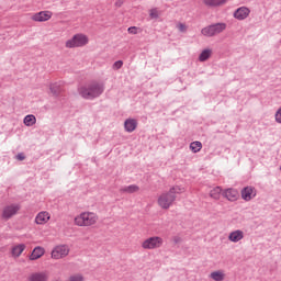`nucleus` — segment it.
Returning a JSON list of instances; mask_svg holds the SVG:
<instances>
[{
  "instance_id": "2f4dec72",
  "label": "nucleus",
  "mask_w": 281,
  "mask_h": 281,
  "mask_svg": "<svg viewBox=\"0 0 281 281\" xmlns=\"http://www.w3.org/2000/svg\"><path fill=\"white\" fill-rule=\"evenodd\" d=\"M128 34H137V27L136 26H131L127 29Z\"/></svg>"
},
{
  "instance_id": "9b49d317",
  "label": "nucleus",
  "mask_w": 281,
  "mask_h": 281,
  "mask_svg": "<svg viewBox=\"0 0 281 281\" xmlns=\"http://www.w3.org/2000/svg\"><path fill=\"white\" fill-rule=\"evenodd\" d=\"M254 196H256V189L254 187H246L241 190L244 201H251Z\"/></svg>"
},
{
  "instance_id": "f8f14e48",
  "label": "nucleus",
  "mask_w": 281,
  "mask_h": 281,
  "mask_svg": "<svg viewBox=\"0 0 281 281\" xmlns=\"http://www.w3.org/2000/svg\"><path fill=\"white\" fill-rule=\"evenodd\" d=\"M222 194L227 201H238V190L236 189H226Z\"/></svg>"
},
{
  "instance_id": "aec40b11",
  "label": "nucleus",
  "mask_w": 281,
  "mask_h": 281,
  "mask_svg": "<svg viewBox=\"0 0 281 281\" xmlns=\"http://www.w3.org/2000/svg\"><path fill=\"white\" fill-rule=\"evenodd\" d=\"M47 273L45 272H36V273H33L31 277H30V281H47Z\"/></svg>"
},
{
  "instance_id": "39448f33",
  "label": "nucleus",
  "mask_w": 281,
  "mask_h": 281,
  "mask_svg": "<svg viewBox=\"0 0 281 281\" xmlns=\"http://www.w3.org/2000/svg\"><path fill=\"white\" fill-rule=\"evenodd\" d=\"M86 43H88L87 36L77 34L71 40L66 42V47H82Z\"/></svg>"
},
{
  "instance_id": "4be33fe9",
  "label": "nucleus",
  "mask_w": 281,
  "mask_h": 281,
  "mask_svg": "<svg viewBox=\"0 0 281 281\" xmlns=\"http://www.w3.org/2000/svg\"><path fill=\"white\" fill-rule=\"evenodd\" d=\"M221 192H223V190L221 189V187H215L214 189H212V190L210 191V196H211V199H215V200L221 199Z\"/></svg>"
},
{
  "instance_id": "5701e85b",
  "label": "nucleus",
  "mask_w": 281,
  "mask_h": 281,
  "mask_svg": "<svg viewBox=\"0 0 281 281\" xmlns=\"http://www.w3.org/2000/svg\"><path fill=\"white\" fill-rule=\"evenodd\" d=\"M25 126H34L36 124V116L29 114L24 117Z\"/></svg>"
},
{
  "instance_id": "2eb2a0df",
  "label": "nucleus",
  "mask_w": 281,
  "mask_h": 281,
  "mask_svg": "<svg viewBox=\"0 0 281 281\" xmlns=\"http://www.w3.org/2000/svg\"><path fill=\"white\" fill-rule=\"evenodd\" d=\"M124 128L127 133H133L137 128V121L135 119H127L124 122Z\"/></svg>"
},
{
  "instance_id": "f03ea898",
  "label": "nucleus",
  "mask_w": 281,
  "mask_h": 281,
  "mask_svg": "<svg viewBox=\"0 0 281 281\" xmlns=\"http://www.w3.org/2000/svg\"><path fill=\"white\" fill-rule=\"evenodd\" d=\"M183 192V188L181 187H173L168 192H164L158 198V205L162 210H168L170 205H172L177 199L175 194H181Z\"/></svg>"
},
{
  "instance_id": "b1692460",
  "label": "nucleus",
  "mask_w": 281,
  "mask_h": 281,
  "mask_svg": "<svg viewBox=\"0 0 281 281\" xmlns=\"http://www.w3.org/2000/svg\"><path fill=\"white\" fill-rule=\"evenodd\" d=\"M211 278L215 281H223L225 280V273L223 271H214L211 273Z\"/></svg>"
},
{
  "instance_id": "a878e982",
  "label": "nucleus",
  "mask_w": 281,
  "mask_h": 281,
  "mask_svg": "<svg viewBox=\"0 0 281 281\" xmlns=\"http://www.w3.org/2000/svg\"><path fill=\"white\" fill-rule=\"evenodd\" d=\"M50 92L53 93V95H58L60 93V83H52Z\"/></svg>"
},
{
  "instance_id": "7ed1b4c3",
  "label": "nucleus",
  "mask_w": 281,
  "mask_h": 281,
  "mask_svg": "<svg viewBox=\"0 0 281 281\" xmlns=\"http://www.w3.org/2000/svg\"><path fill=\"white\" fill-rule=\"evenodd\" d=\"M97 221H98V215H95V213H92V212H85L78 215L77 217H75V223L79 227H89L91 225H95Z\"/></svg>"
},
{
  "instance_id": "412c9836",
  "label": "nucleus",
  "mask_w": 281,
  "mask_h": 281,
  "mask_svg": "<svg viewBox=\"0 0 281 281\" xmlns=\"http://www.w3.org/2000/svg\"><path fill=\"white\" fill-rule=\"evenodd\" d=\"M210 56H212V49L210 48L204 49L199 56L200 63H205V60H207Z\"/></svg>"
},
{
  "instance_id": "0eeeda50",
  "label": "nucleus",
  "mask_w": 281,
  "mask_h": 281,
  "mask_svg": "<svg viewBox=\"0 0 281 281\" xmlns=\"http://www.w3.org/2000/svg\"><path fill=\"white\" fill-rule=\"evenodd\" d=\"M164 245V239L160 237H150L143 243V249H158Z\"/></svg>"
},
{
  "instance_id": "423d86ee",
  "label": "nucleus",
  "mask_w": 281,
  "mask_h": 281,
  "mask_svg": "<svg viewBox=\"0 0 281 281\" xmlns=\"http://www.w3.org/2000/svg\"><path fill=\"white\" fill-rule=\"evenodd\" d=\"M67 256H69V246L67 245L56 246L52 251V258L54 260H60V258H65Z\"/></svg>"
},
{
  "instance_id": "cd10ccee",
  "label": "nucleus",
  "mask_w": 281,
  "mask_h": 281,
  "mask_svg": "<svg viewBox=\"0 0 281 281\" xmlns=\"http://www.w3.org/2000/svg\"><path fill=\"white\" fill-rule=\"evenodd\" d=\"M150 19H159V11L157 9H151L149 12Z\"/></svg>"
},
{
  "instance_id": "4468645a",
  "label": "nucleus",
  "mask_w": 281,
  "mask_h": 281,
  "mask_svg": "<svg viewBox=\"0 0 281 281\" xmlns=\"http://www.w3.org/2000/svg\"><path fill=\"white\" fill-rule=\"evenodd\" d=\"M42 256H45V249L41 246H37L33 249L30 260H38V258H42Z\"/></svg>"
},
{
  "instance_id": "c85d7f7f",
  "label": "nucleus",
  "mask_w": 281,
  "mask_h": 281,
  "mask_svg": "<svg viewBox=\"0 0 281 281\" xmlns=\"http://www.w3.org/2000/svg\"><path fill=\"white\" fill-rule=\"evenodd\" d=\"M123 65H124V61L117 60V61H115V63L113 64L112 67H113V69L117 70V69H122Z\"/></svg>"
},
{
  "instance_id": "ddd939ff",
  "label": "nucleus",
  "mask_w": 281,
  "mask_h": 281,
  "mask_svg": "<svg viewBox=\"0 0 281 281\" xmlns=\"http://www.w3.org/2000/svg\"><path fill=\"white\" fill-rule=\"evenodd\" d=\"M243 238H245V233H243V231L232 232L228 236V239L231 240V243H238L243 240Z\"/></svg>"
},
{
  "instance_id": "9d476101",
  "label": "nucleus",
  "mask_w": 281,
  "mask_h": 281,
  "mask_svg": "<svg viewBox=\"0 0 281 281\" xmlns=\"http://www.w3.org/2000/svg\"><path fill=\"white\" fill-rule=\"evenodd\" d=\"M33 21H37L40 23H43L45 21H49L52 19V12L50 11H41L38 13H35L32 16Z\"/></svg>"
},
{
  "instance_id": "6e6552de",
  "label": "nucleus",
  "mask_w": 281,
  "mask_h": 281,
  "mask_svg": "<svg viewBox=\"0 0 281 281\" xmlns=\"http://www.w3.org/2000/svg\"><path fill=\"white\" fill-rule=\"evenodd\" d=\"M19 210H21V206H19V204L7 205L2 211V217L8 221L9 218H12V216H14V214H16Z\"/></svg>"
},
{
  "instance_id": "473e14b6",
  "label": "nucleus",
  "mask_w": 281,
  "mask_h": 281,
  "mask_svg": "<svg viewBox=\"0 0 281 281\" xmlns=\"http://www.w3.org/2000/svg\"><path fill=\"white\" fill-rule=\"evenodd\" d=\"M276 120L279 124H281V109L276 113Z\"/></svg>"
},
{
  "instance_id": "a211bd4d",
  "label": "nucleus",
  "mask_w": 281,
  "mask_h": 281,
  "mask_svg": "<svg viewBox=\"0 0 281 281\" xmlns=\"http://www.w3.org/2000/svg\"><path fill=\"white\" fill-rule=\"evenodd\" d=\"M203 3L209 8H216V5H223V3H227V0H203Z\"/></svg>"
},
{
  "instance_id": "dca6fc26",
  "label": "nucleus",
  "mask_w": 281,
  "mask_h": 281,
  "mask_svg": "<svg viewBox=\"0 0 281 281\" xmlns=\"http://www.w3.org/2000/svg\"><path fill=\"white\" fill-rule=\"evenodd\" d=\"M49 221V213L47 212H41L36 217H35V223L37 225H45Z\"/></svg>"
},
{
  "instance_id": "c756f323",
  "label": "nucleus",
  "mask_w": 281,
  "mask_h": 281,
  "mask_svg": "<svg viewBox=\"0 0 281 281\" xmlns=\"http://www.w3.org/2000/svg\"><path fill=\"white\" fill-rule=\"evenodd\" d=\"M70 281H82V276L75 274V276L70 277Z\"/></svg>"
},
{
  "instance_id": "6ab92c4d",
  "label": "nucleus",
  "mask_w": 281,
  "mask_h": 281,
  "mask_svg": "<svg viewBox=\"0 0 281 281\" xmlns=\"http://www.w3.org/2000/svg\"><path fill=\"white\" fill-rule=\"evenodd\" d=\"M25 251V244H19L12 248V256L19 258Z\"/></svg>"
},
{
  "instance_id": "f3484780",
  "label": "nucleus",
  "mask_w": 281,
  "mask_h": 281,
  "mask_svg": "<svg viewBox=\"0 0 281 281\" xmlns=\"http://www.w3.org/2000/svg\"><path fill=\"white\" fill-rule=\"evenodd\" d=\"M120 192H123L125 194H133L135 192H139V187L135 186V184H131L127 187H122L120 189Z\"/></svg>"
},
{
  "instance_id": "393cba45",
  "label": "nucleus",
  "mask_w": 281,
  "mask_h": 281,
  "mask_svg": "<svg viewBox=\"0 0 281 281\" xmlns=\"http://www.w3.org/2000/svg\"><path fill=\"white\" fill-rule=\"evenodd\" d=\"M201 148H203V144H201V142L199 140L190 144V149L192 150V153H199Z\"/></svg>"
},
{
  "instance_id": "20e7f679",
  "label": "nucleus",
  "mask_w": 281,
  "mask_h": 281,
  "mask_svg": "<svg viewBox=\"0 0 281 281\" xmlns=\"http://www.w3.org/2000/svg\"><path fill=\"white\" fill-rule=\"evenodd\" d=\"M225 30H227V24L215 23L202 29L201 34L211 38L212 36H217V34H222V32H225Z\"/></svg>"
},
{
  "instance_id": "f257e3e1",
  "label": "nucleus",
  "mask_w": 281,
  "mask_h": 281,
  "mask_svg": "<svg viewBox=\"0 0 281 281\" xmlns=\"http://www.w3.org/2000/svg\"><path fill=\"white\" fill-rule=\"evenodd\" d=\"M102 93H104V85L98 81H92L79 88V95L85 98V100H95V98H100Z\"/></svg>"
},
{
  "instance_id": "72a5a7b5",
  "label": "nucleus",
  "mask_w": 281,
  "mask_h": 281,
  "mask_svg": "<svg viewBox=\"0 0 281 281\" xmlns=\"http://www.w3.org/2000/svg\"><path fill=\"white\" fill-rule=\"evenodd\" d=\"M123 4H124V1H123V0H117V1L115 2V7H116V8H122Z\"/></svg>"
},
{
  "instance_id": "7c9ffc66",
  "label": "nucleus",
  "mask_w": 281,
  "mask_h": 281,
  "mask_svg": "<svg viewBox=\"0 0 281 281\" xmlns=\"http://www.w3.org/2000/svg\"><path fill=\"white\" fill-rule=\"evenodd\" d=\"M15 159H18V161H24L25 160V154H23V153L18 154L15 156Z\"/></svg>"
},
{
  "instance_id": "bb28decb",
  "label": "nucleus",
  "mask_w": 281,
  "mask_h": 281,
  "mask_svg": "<svg viewBox=\"0 0 281 281\" xmlns=\"http://www.w3.org/2000/svg\"><path fill=\"white\" fill-rule=\"evenodd\" d=\"M177 30L182 34H186V32H188V25H186L184 23H178Z\"/></svg>"
},
{
  "instance_id": "f704fd0d",
  "label": "nucleus",
  "mask_w": 281,
  "mask_h": 281,
  "mask_svg": "<svg viewBox=\"0 0 281 281\" xmlns=\"http://www.w3.org/2000/svg\"><path fill=\"white\" fill-rule=\"evenodd\" d=\"M173 241H175L176 245H177L178 243H181V238H180V237H173Z\"/></svg>"
},
{
  "instance_id": "1a4fd4ad",
  "label": "nucleus",
  "mask_w": 281,
  "mask_h": 281,
  "mask_svg": "<svg viewBox=\"0 0 281 281\" xmlns=\"http://www.w3.org/2000/svg\"><path fill=\"white\" fill-rule=\"evenodd\" d=\"M251 10L247 7H240L234 12V18L237 19V21H245L247 16H249Z\"/></svg>"
}]
</instances>
